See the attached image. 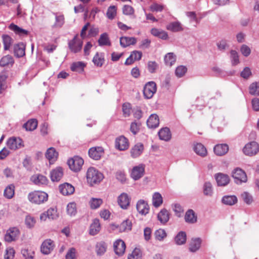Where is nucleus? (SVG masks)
<instances>
[{"label":"nucleus","mask_w":259,"mask_h":259,"mask_svg":"<svg viewBox=\"0 0 259 259\" xmlns=\"http://www.w3.org/2000/svg\"><path fill=\"white\" fill-rule=\"evenodd\" d=\"M157 90L156 84L154 81H149L144 86L143 90L144 96L146 99H151Z\"/></svg>","instance_id":"39448f33"},{"label":"nucleus","mask_w":259,"mask_h":259,"mask_svg":"<svg viewBox=\"0 0 259 259\" xmlns=\"http://www.w3.org/2000/svg\"><path fill=\"white\" fill-rule=\"evenodd\" d=\"M154 235L156 240L162 241L166 237V233L163 229H160L155 232Z\"/></svg>","instance_id":"13d9d810"},{"label":"nucleus","mask_w":259,"mask_h":259,"mask_svg":"<svg viewBox=\"0 0 259 259\" xmlns=\"http://www.w3.org/2000/svg\"><path fill=\"white\" fill-rule=\"evenodd\" d=\"M48 194L42 191H34L29 194L28 198L30 201L35 204H40L48 200Z\"/></svg>","instance_id":"f03ea898"},{"label":"nucleus","mask_w":259,"mask_h":259,"mask_svg":"<svg viewBox=\"0 0 259 259\" xmlns=\"http://www.w3.org/2000/svg\"><path fill=\"white\" fill-rule=\"evenodd\" d=\"M203 193L204 196L211 197L213 193L212 184L209 182H205L203 186Z\"/></svg>","instance_id":"e433bc0d"},{"label":"nucleus","mask_w":259,"mask_h":259,"mask_svg":"<svg viewBox=\"0 0 259 259\" xmlns=\"http://www.w3.org/2000/svg\"><path fill=\"white\" fill-rule=\"evenodd\" d=\"M85 64L82 62H77L73 63L71 66V69L73 71L81 73L83 71Z\"/></svg>","instance_id":"603ef678"},{"label":"nucleus","mask_w":259,"mask_h":259,"mask_svg":"<svg viewBox=\"0 0 259 259\" xmlns=\"http://www.w3.org/2000/svg\"><path fill=\"white\" fill-rule=\"evenodd\" d=\"M131 198L125 193H121L117 198V202L120 207L123 209H127L130 205Z\"/></svg>","instance_id":"ddd939ff"},{"label":"nucleus","mask_w":259,"mask_h":259,"mask_svg":"<svg viewBox=\"0 0 259 259\" xmlns=\"http://www.w3.org/2000/svg\"><path fill=\"white\" fill-rule=\"evenodd\" d=\"M228 151L229 146L227 144H217L213 148V151L218 156L224 155Z\"/></svg>","instance_id":"6ab92c4d"},{"label":"nucleus","mask_w":259,"mask_h":259,"mask_svg":"<svg viewBox=\"0 0 259 259\" xmlns=\"http://www.w3.org/2000/svg\"><path fill=\"white\" fill-rule=\"evenodd\" d=\"M58 156V153L53 147L49 148L46 153V157L49 160L50 164L53 163L56 161Z\"/></svg>","instance_id":"4be33fe9"},{"label":"nucleus","mask_w":259,"mask_h":259,"mask_svg":"<svg viewBox=\"0 0 259 259\" xmlns=\"http://www.w3.org/2000/svg\"><path fill=\"white\" fill-rule=\"evenodd\" d=\"M241 197L243 201L248 205L251 204L253 201L252 195L247 192L242 193Z\"/></svg>","instance_id":"4d7b16f0"},{"label":"nucleus","mask_w":259,"mask_h":259,"mask_svg":"<svg viewBox=\"0 0 259 259\" xmlns=\"http://www.w3.org/2000/svg\"><path fill=\"white\" fill-rule=\"evenodd\" d=\"M104 154V149L101 147H92L89 150V156L96 160H99Z\"/></svg>","instance_id":"4468645a"},{"label":"nucleus","mask_w":259,"mask_h":259,"mask_svg":"<svg viewBox=\"0 0 259 259\" xmlns=\"http://www.w3.org/2000/svg\"><path fill=\"white\" fill-rule=\"evenodd\" d=\"M144 150L143 145L141 143L136 144L131 150V155L133 158L139 157Z\"/></svg>","instance_id":"393cba45"},{"label":"nucleus","mask_w":259,"mask_h":259,"mask_svg":"<svg viewBox=\"0 0 259 259\" xmlns=\"http://www.w3.org/2000/svg\"><path fill=\"white\" fill-rule=\"evenodd\" d=\"M2 39L4 50H8L13 43V39L8 34H3Z\"/></svg>","instance_id":"09e8293b"},{"label":"nucleus","mask_w":259,"mask_h":259,"mask_svg":"<svg viewBox=\"0 0 259 259\" xmlns=\"http://www.w3.org/2000/svg\"><path fill=\"white\" fill-rule=\"evenodd\" d=\"M151 33L153 36L163 40H166L168 38L167 33L161 29H159L156 28H152L151 30Z\"/></svg>","instance_id":"2f4dec72"},{"label":"nucleus","mask_w":259,"mask_h":259,"mask_svg":"<svg viewBox=\"0 0 259 259\" xmlns=\"http://www.w3.org/2000/svg\"><path fill=\"white\" fill-rule=\"evenodd\" d=\"M25 45L24 43L21 42L14 46L15 55L18 58L22 57L25 55Z\"/></svg>","instance_id":"bb28decb"},{"label":"nucleus","mask_w":259,"mask_h":259,"mask_svg":"<svg viewBox=\"0 0 259 259\" xmlns=\"http://www.w3.org/2000/svg\"><path fill=\"white\" fill-rule=\"evenodd\" d=\"M187 71V68L183 65L177 67L175 70V74L178 77H181L184 76Z\"/></svg>","instance_id":"0e129e2a"},{"label":"nucleus","mask_w":259,"mask_h":259,"mask_svg":"<svg viewBox=\"0 0 259 259\" xmlns=\"http://www.w3.org/2000/svg\"><path fill=\"white\" fill-rule=\"evenodd\" d=\"M31 180L36 185H46L48 183V179L41 175H34L31 177Z\"/></svg>","instance_id":"b1692460"},{"label":"nucleus","mask_w":259,"mask_h":259,"mask_svg":"<svg viewBox=\"0 0 259 259\" xmlns=\"http://www.w3.org/2000/svg\"><path fill=\"white\" fill-rule=\"evenodd\" d=\"M259 150V145L256 142H251L247 144L243 148L244 153L248 156L255 155Z\"/></svg>","instance_id":"0eeeda50"},{"label":"nucleus","mask_w":259,"mask_h":259,"mask_svg":"<svg viewBox=\"0 0 259 259\" xmlns=\"http://www.w3.org/2000/svg\"><path fill=\"white\" fill-rule=\"evenodd\" d=\"M175 241L177 245H182L186 241V234L185 232H180L175 237Z\"/></svg>","instance_id":"c03bdc74"},{"label":"nucleus","mask_w":259,"mask_h":259,"mask_svg":"<svg viewBox=\"0 0 259 259\" xmlns=\"http://www.w3.org/2000/svg\"><path fill=\"white\" fill-rule=\"evenodd\" d=\"M105 61L104 56L102 53H97L93 59L94 64L98 67H101Z\"/></svg>","instance_id":"58836bf2"},{"label":"nucleus","mask_w":259,"mask_h":259,"mask_svg":"<svg viewBox=\"0 0 259 259\" xmlns=\"http://www.w3.org/2000/svg\"><path fill=\"white\" fill-rule=\"evenodd\" d=\"M102 203L103 200L101 198H92L89 201L90 207L93 209L99 208Z\"/></svg>","instance_id":"864d4df0"},{"label":"nucleus","mask_w":259,"mask_h":259,"mask_svg":"<svg viewBox=\"0 0 259 259\" xmlns=\"http://www.w3.org/2000/svg\"><path fill=\"white\" fill-rule=\"evenodd\" d=\"M158 135L160 139L165 141L170 140L171 137L170 130L168 127L161 128L158 132Z\"/></svg>","instance_id":"7c9ffc66"},{"label":"nucleus","mask_w":259,"mask_h":259,"mask_svg":"<svg viewBox=\"0 0 259 259\" xmlns=\"http://www.w3.org/2000/svg\"><path fill=\"white\" fill-rule=\"evenodd\" d=\"M136 208L139 213L142 215H146L149 212V205L147 203L143 200H140L138 201Z\"/></svg>","instance_id":"f3484780"},{"label":"nucleus","mask_w":259,"mask_h":259,"mask_svg":"<svg viewBox=\"0 0 259 259\" xmlns=\"http://www.w3.org/2000/svg\"><path fill=\"white\" fill-rule=\"evenodd\" d=\"M197 215L192 209L188 210L185 215L186 222L189 224H194L197 222Z\"/></svg>","instance_id":"c85d7f7f"},{"label":"nucleus","mask_w":259,"mask_h":259,"mask_svg":"<svg viewBox=\"0 0 259 259\" xmlns=\"http://www.w3.org/2000/svg\"><path fill=\"white\" fill-rule=\"evenodd\" d=\"M193 150L197 155L201 157H204L207 155L206 149L201 143L194 144Z\"/></svg>","instance_id":"c756f323"},{"label":"nucleus","mask_w":259,"mask_h":259,"mask_svg":"<svg viewBox=\"0 0 259 259\" xmlns=\"http://www.w3.org/2000/svg\"><path fill=\"white\" fill-rule=\"evenodd\" d=\"M232 177L237 184L246 182L247 180L246 173L242 169L237 167L232 171Z\"/></svg>","instance_id":"20e7f679"},{"label":"nucleus","mask_w":259,"mask_h":259,"mask_svg":"<svg viewBox=\"0 0 259 259\" xmlns=\"http://www.w3.org/2000/svg\"><path fill=\"white\" fill-rule=\"evenodd\" d=\"M55 23L54 25L55 27H61L64 24V17L63 15H56Z\"/></svg>","instance_id":"052dcab7"},{"label":"nucleus","mask_w":259,"mask_h":259,"mask_svg":"<svg viewBox=\"0 0 259 259\" xmlns=\"http://www.w3.org/2000/svg\"><path fill=\"white\" fill-rule=\"evenodd\" d=\"M63 175V169L61 167H57L50 172L51 179L53 182L59 181Z\"/></svg>","instance_id":"aec40b11"},{"label":"nucleus","mask_w":259,"mask_h":259,"mask_svg":"<svg viewBox=\"0 0 259 259\" xmlns=\"http://www.w3.org/2000/svg\"><path fill=\"white\" fill-rule=\"evenodd\" d=\"M147 66L148 71L150 73H153L155 72L156 70L158 68V65L155 61H149Z\"/></svg>","instance_id":"774afa93"},{"label":"nucleus","mask_w":259,"mask_h":259,"mask_svg":"<svg viewBox=\"0 0 259 259\" xmlns=\"http://www.w3.org/2000/svg\"><path fill=\"white\" fill-rule=\"evenodd\" d=\"M215 179L218 186H225L227 185L230 181L229 176L223 173H218L215 175Z\"/></svg>","instance_id":"a211bd4d"},{"label":"nucleus","mask_w":259,"mask_h":259,"mask_svg":"<svg viewBox=\"0 0 259 259\" xmlns=\"http://www.w3.org/2000/svg\"><path fill=\"white\" fill-rule=\"evenodd\" d=\"M98 42L100 46H110L111 45L108 34L106 32L101 34Z\"/></svg>","instance_id":"4c0bfd02"},{"label":"nucleus","mask_w":259,"mask_h":259,"mask_svg":"<svg viewBox=\"0 0 259 259\" xmlns=\"http://www.w3.org/2000/svg\"><path fill=\"white\" fill-rule=\"evenodd\" d=\"M14 63V60L13 57L10 55H6L3 57L0 60V66L5 67L9 65V64H13Z\"/></svg>","instance_id":"3c124183"},{"label":"nucleus","mask_w":259,"mask_h":259,"mask_svg":"<svg viewBox=\"0 0 259 259\" xmlns=\"http://www.w3.org/2000/svg\"><path fill=\"white\" fill-rule=\"evenodd\" d=\"M8 147L13 150H16L24 146L23 141L20 138H10L7 141Z\"/></svg>","instance_id":"1a4fd4ad"},{"label":"nucleus","mask_w":259,"mask_h":259,"mask_svg":"<svg viewBox=\"0 0 259 259\" xmlns=\"http://www.w3.org/2000/svg\"><path fill=\"white\" fill-rule=\"evenodd\" d=\"M9 28L12 31H13L16 34L20 36L27 35L28 34V31L27 30L20 28L14 23H11L9 26Z\"/></svg>","instance_id":"f704fd0d"},{"label":"nucleus","mask_w":259,"mask_h":259,"mask_svg":"<svg viewBox=\"0 0 259 259\" xmlns=\"http://www.w3.org/2000/svg\"><path fill=\"white\" fill-rule=\"evenodd\" d=\"M176 57L172 53H168L164 57V62L166 65L171 66L176 62Z\"/></svg>","instance_id":"de8ad7c7"},{"label":"nucleus","mask_w":259,"mask_h":259,"mask_svg":"<svg viewBox=\"0 0 259 259\" xmlns=\"http://www.w3.org/2000/svg\"><path fill=\"white\" fill-rule=\"evenodd\" d=\"M101 229L100 224L98 219H94L90 226V234L92 235L97 234Z\"/></svg>","instance_id":"72a5a7b5"},{"label":"nucleus","mask_w":259,"mask_h":259,"mask_svg":"<svg viewBox=\"0 0 259 259\" xmlns=\"http://www.w3.org/2000/svg\"><path fill=\"white\" fill-rule=\"evenodd\" d=\"M249 94L253 96H259V81L252 83L249 87Z\"/></svg>","instance_id":"8fccbe9b"},{"label":"nucleus","mask_w":259,"mask_h":259,"mask_svg":"<svg viewBox=\"0 0 259 259\" xmlns=\"http://www.w3.org/2000/svg\"><path fill=\"white\" fill-rule=\"evenodd\" d=\"M115 253L118 256L122 255L125 250V244L121 239H118L114 242L113 244Z\"/></svg>","instance_id":"dca6fc26"},{"label":"nucleus","mask_w":259,"mask_h":259,"mask_svg":"<svg viewBox=\"0 0 259 259\" xmlns=\"http://www.w3.org/2000/svg\"><path fill=\"white\" fill-rule=\"evenodd\" d=\"M55 245L53 241L48 239L45 240L41 244L40 250L44 254H50L54 249Z\"/></svg>","instance_id":"f8f14e48"},{"label":"nucleus","mask_w":259,"mask_h":259,"mask_svg":"<svg viewBox=\"0 0 259 259\" xmlns=\"http://www.w3.org/2000/svg\"><path fill=\"white\" fill-rule=\"evenodd\" d=\"M60 192L64 195H71L74 192V188L71 184L64 183L59 186Z\"/></svg>","instance_id":"412c9836"},{"label":"nucleus","mask_w":259,"mask_h":259,"mask_svg":"<svg viewBox=\"0 0 259 259\" xmlns=\"http://www.w3.org/2000/svg\"><path fill=\"white\" fill-rule=\"evenodd\" d=\"M158 220L162 224H165L169 219V214L166 209H162L158 213Z\"/></svg>","instance_id":"473e14b6"},{"label":"nucleus","mask_w":259,"mask_h":259,"mask_svg":"<svg viewBox=\"0 0 259 259\" xmlns=\"http://www.w3.org/2000/svg\"><path fill=\"white\" fill-rule=\"evenodd\" d=\"M137 39L134 37L122 36L120 38V44L123 48L135 45Z\"/></svg>","instance_id":"5701e85b"},{"label":"nucleus","mask_w":259,"mask_h":259,"mask_svg":"<svg viewBox=\"0 0 259 259\" xmlns=\"http://www.w3.org/2000/svg\"><path fill=\"white\" fill-rule=\"evenodd\" d=\"M173 210L175 212V214L179 218L182 216L184 210L182 206L180 204H175L174 205Z\"/></svg>","instance_id":"338daca9"},{"label":"nucleus","mask_w":259,"mask_h":259,"mask_svg":"<svg viewBox=\"0 0 259 259\" xmlns=\"http://www.w3.org/2000/svg\"><path fill=\"white\" fill-rule=\"evenodd\" d=\"M15 193V186L13 184L8 185L5 189L4 192V196L8 198H12Z\"/></svg>","instance_id":"37998d69"},{"label":"nucleus","mask_w":259,"mask_h":259,"mask_svg":"<svg viewBox=\"0 0 259 259\" xmlns=\"http://www.w3.org/2000/svg\"><path fill=\"white\" fill-rule=\"evenodd\" d=\"M201 240L200 238L192 239L190 244L189 249L191 252H195L198 250L201 245Z\"/></svg>","instance_id":"ea45409f"},{"label":"nucleus","mask_w":259,"mask_h":259,"mask_svg":"<svg viewBox=\"0 0 259 259\" xmlns=\"http://www.w3.org/2000/svg\"><path fill=\"white\" fill-rule=\"evenodd\" d=\"M167 29L173 32H178L183 30V28L179 22H173L166 26Z\"/></svg>","instance_id":"49530a36"},{"label":"nucleus","mask_w":259,"mask_h":259,"mask_svg":"<svg viewBox=\"0 0 259 259\" xmlns=\"http://www.w3.org/2000/svg\"><path fill=\"white\" fill-rule=\"evenodd\" d=\"M122 12L123 14L125 15H132L134 18H136V16L134 15V8L129 5H125L122 8Z\"/></svg>","instance_id":"e2e57ef3"},{"label":"nucleus","mask_w":259,"mask_h":259,"mask_svg":"<svg viewBox=\"0 0 259 259\" xmlns=\"http://www.w3.org/2000/svg\"><path fill=\"white\" fill-rule=\"evenodd\" d=\"M103 179V174L94 167H90L87 172V179L88 183L93 186L99 183Z\"/></svg>","instance_id":"f257e3e1"},{"label":"nucleus","mask_w":259,"mask_h":259,"mask_svg":"<svg viewBox=\"0 0 259 259\" xmlns=\"http://www.w3.org/2000/svg\"><path fill=\"white\" fill-rule=\"evenodd\" d=\"M132 227V222L127 219L122 222L119 226V231L121 232H126L131 230Z\"/></svg>","instance_id":"a18cd8bd"},{"label":"nucleus","mask_w":259,"mask_h":259,"mask_svg":"<svg viewBox=\"0 0 259 259\" xmlns=\"http://www.w3.org/2000/svg\"><path fill=\"white\" fill-rule=\"evenodd\" d=\"M67 213L71 215H74L76 213V206L74 202H70L67 206Z\"/></svg>","instance_id":"bf43d9fd"},{"label":"nucleus","mask_w":259,"mask_h":259,"mask_svg":"<svg viewBox=\"0 0 259 259\" xmlns=\"http://www.w3.org/2000/svg\"><path fill=\"white\" fill-rule=\"evenodd\" d=\"M107 245L104 241L97 242L95 246V251L98 256L103 255L106 251Z\"/></svg>","instance_id":"cd10ccee"},{"label":"nucleus","mask_w":259,"mask_h":259,"mask_svg":"<svg viewBox=\"0 0 259 259\" xmlns=\"http://www.w3.org/2000/svg\"><path fill=\"white\" fill-rule=\"evenodd\" d=\"M83 162V159L77 156H74L68 160L69 168L72 170L76 172L81 169Z\"/></svg>","instance_id":"7ed1b4c3"},{"label":"nucleus","mask_w":259,"mask_h":259,"mask_svg":"<svg viewBox=\"0 0 259 259\" xmlns=\"http://www.w3.org/2000/svg\"><path fill=\"white\" fill-rule=\"evenodd\" d=\"M163 202L161 195L158 192H155L153 194L152 197V203L154 206L158 207L160 206Z\"/></svg>","instance_id":"79ce46f5"},{"label":"nucleus","mask_w":259,"mask_h":259,"mask_svg":"<svg viewBox=\"0 0 259 259\" xmlns=\"http://www.w3.org/2000/svg\"><path fill=\"white\" fill-rule=\"evenodd\" d=\"M222 202L228 205H233L237 202V198L235 195H226L222 199Z\"/></svg>","instance_id":"c9c22d12"},{"label":"nucleus","mask_w":259,"mask_h":259,"mask_svg":"<svg viewBox=\"0 0 259 259\" xmlns=\"http://www.w3.org/2000/svg\"><path fill=\"white\" fill-rule=\"evenodd\" d=\"M230 54L232 65H236L238 64L239 63L238 53L235 50H231Z\"/></svg>","instance_id":"69168bd1"},{"label":"nucleus","mask_w":259,"mask_h":259,"mask_svg":"<svg viewBox=\"0 0 259 259\" xmlns=\"http://www.w3.org/2000/svg\"><path fill=\"white\" fill-rule=\"evenodd\" d=\"M59 217V214L55 208H50L47 211L41 214L40 219L41 221H45L48 218L50 220H56Z\"/></svg>","instance_id":"9b49d317"},{"label":"nucleus","mask_w":259,"mask_h":259,"mask_svg":"<svg viewBox=\"0 0 259 259\" xmlns=\"http://www.w3.org/2000/svg\"><path fill=\"white\" fill-rule=\"evenodd\" d=\"M159 123V120L157 115L151 114L147 121V126L149 128H154L157 127Z\"/></svg>","instance_id":"a878e982"},{"label":"nucleus","mask_w":259,"mask_h":259,"mask_svg":"<svg viewBox=\"0 0 259 259\" xmlns=\"http://www.w3.org/2000/svg\"><path fill=\"white\" fill-rule=\"evenodd\" d=\"M19 234L20 231L17 228H11L7 230L5 236V240L8 242L15 241L18 238Z\"/></svg>","instance_id":"9d476101"},{"label":"nucleus","mask_w":259,"mask_h":259,"mask_svg":"<svg viewBox=\"0 0 259 259\" xmlns=\"http://www.w3.org/2000/svg\"><path fill=\"white\" fill-rule=\"evenodd\" d=\"M82 45V40L79 39L76 35L71 40L69 41L68 47L72 53H77L81 51Z\"/></svg>","instance_id":"423d86ee"},{"label":"nucleus","mask_w":259,"mask_h":259,"mask_svg":"<svg viewBox=\"0 0 259 259\" xmlns=\"http://www.w3.org/2000/svg\"><path fill=\"white\" fill-rule=\"evenodd\" d=\"M7 77L8 75L5 72H3L0 74V94L6 88V80Z\"/></svg>","instance_id":"6e6d98bb"},{"label":"nucleus","mask_w":259,"mask_h":259,"mask_svg":"<svg viewBox=\"0 0 259 259\" xmlns=\"http://www.w3.org/2000/svg\"><path fill=\"white\" fill-rule=\"evenodd\" d=\"M116 14V9L115 6H110L107 11V17L108 19L112 20L115 17Z\"/></svg>","instance_id":"680f3d73"},{"label":"nucleus","mask_w":259,"mask_h":259,"mask_svg":"<svg viewBox=\"0 0 259 259\" xmlns=\"http://www.w3.org/2000/svg\"><path fill=\"white\" fill-rule=\"evenodd\" d=\"M128 140L123 136L116 139L115 147L120 151L127 149L128 147Z\"/></svg>","instance_id":"2eb2a0df"},{"label":"nucleus","mask_w":259,"mask_h":259,"mask_svg":"<svg viewBox=\"0 0 259 259\" xmlns=\"http://www.w3.org/2000/svg\"><path fill=\"white\" fill-rule=\"evenodd\" d=\"M145 165L140 164L137 166H134L131 172V178L135 181H137L142 178L144 174Z\"/></svg>","instance_id":"6e6552de"},{"label":"nucleus","mask_w":259,"mask_h":259,"mask_svg":"<svg viewBox=\"0 0 259 259\" xmlns=\"http://www.w3.org/2000/svg\"><path fill=\"white\" fill-rule=\"evenodd\" d=\"M37 126V121L35 119H31L29 120L23 125V127L26 131H32L36 129Z\"/></svg>","instance_id":"a19ab883"},{"label":"nucleus","mask_w":259,"mask_h":259,"mask_svg":"<svg viewBox=\"0 0 259 259\" xmlns=\"http://www.w3.org/2000/svg\"><path fill=\"white\" fill-rule=\"evenodd\" d=\"M142 253L141 250L137 248L132 251V252L128 255V259H142Z\"/></svg>","instance_id":"5fc2aeb1"}]
</instances>
